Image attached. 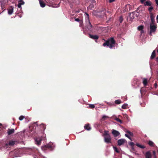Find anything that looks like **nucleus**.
Instances as JSON below:
<instances>
[{
    "label": "nucleus",
    "instance_id": "nucleus-42",
    "mask_svg": "<svg viewBox=\"0 0 158 158\" xmlns=\"http://www.w3.org/2000/svg\"><path fill=\"white\" fill-rule=\"evenodd\" d=\"M100 12H103V13L105 15L106 12V9H102V10H101Z\"/></svg>",
    "mask_w": 158,
    "mask_h": 158
},
{
    "label": "nucleus",
    "instance_id": "nucleus-16",
    "mask_svg": "<svg viewBox=\"0 0 158 158\" xmlns=\"http://www.w3.org/2000/svg\"><path fill=\"white\" fill-rule=\"evenodd\" d=\"M89 37L90 38L94 40H97L98 39V36L96 35H92L89 34Z\"/></svg>",
    "mask_w": 158,
    "mask_h": 158
},
{
    "label": "nucleus",
    "instance_id": "nucleus-30",
    "mask_svg": "<svg viewBox=\"0 0 158 158\" xmlns=\"http://www.w3.org/2000/svg\"><path fill=\"white\" fill-rule=\"evenodd\" d=\"M115 104H119L121 103L122 102L119 99L117 100L114 102Z\"/></svg>",
    "mask_w": 158,
    "mask_h": 158
},
{
    "label": "nucleus",
    "instance_id": "nucleus-24",
    "mask_svg": "<svg viewBox=\"0 0 158 158\" xmlns=\"http://www.w3.org/2000/svg\"><path fill=\"white\" fill-rule=\"evenodd\" d=\"M143 25H140L138 27V29L139 30L141 31V33H142L143 32Z\"/></svg>",
    "mask_w": 158,
    "mask_h": 158
},
{
    "label": "nucleus",
    "instance_id": "nucleus-17",
    "mask_svg": "<svg viewBox=\"0 0 158 158\" xmlns=\"http://www.w3.org/2000/svg\"><path fill=\"white\" fill-rule=\"evenodd\" d=\"M145 156L146 158H152V155L151 154L150 152L149 151H148L146 152Z\"/></svg>",
    "mask_w": 158,
    "mask_h": 158
},
{
    "label": "nucleus",
    "instance_id": "nucleus-50",
    "mask_svg": "<svg viewBox=\"0 0 158 158\" xmlns=\"http://www.w3.org/2000/svg\"><path fill=\"white\" fill-rule=\"evenodd\" d=\"M154 85L155 87L156 88L157 86V83H155V84H154Z\"/></svg>",
    "mask_w": 158,
    "mask_h": 158
},
{
    "label": "nucleus",
    "instance_id": "nucleus-19",
    "mask_svg": "<svg viewBox=\"0 0 158 158\" xmlns=\"http://www.w3.org/2000/svg\"><path fill=\"white\" fill-rule=\"evenodd\" d=\"M110 117L107 116L106 115H103L102 116V118L101 119V121H104L106 120H107Z\"/></svg>",
    "mask_w": 158,
    "mask_h": 158
},
{
    "label": "nucleus",
    "instance_id": "nucleus-13",
    "mask_svg": "<svg viewBox=\"0 0 158 158\" xmlns=\"http://www.w3.org/2000/svg\"><path fill=\"white\" fill-rule=\"evenodd\" d=\"M112 133L115 137H117L120 135V133L118 131L114 129L112 130Z\"/></svg>",
    "mask_w": 158,
    "mask_h": 158
},
{
    "label": "nucleus",
    "instance_id": "nucleus-33",
    "mask_svg": "<svg viewBox=\"0 0 158 158\" xmlns=\"http://www.w3.org/2000/svg\"><path fill=\"white\" fill-rule=\"evenodd\" d=\"M129 144L131 146L132 148L133 147V146L134 145V143L133 142H130L129 143Z\"/></svg>",
    "mask_w": 158,
    "mask_h": 158
},
{
    "label": "nucleus",
    "instance_id": "nucleus-4",
    "mask_svg": "<svg viewBox=\"0 0 158 158\" xmlns=\"http://www.w3.org/2000/svg\"><path fill=\"white\" fill-rule=\"evenodd\" d=\"M150 32L149 35H152V34H155L156 29V26L155 23L150 24Z\"/></svg>",
    "mask_w": 158,
    "mask_h": 158
},
{
    "label": "nucleus",
    "instance_id": "nucleus-44",
    "mask_svg": "<svg viewBox=\"0 0 158 158\" xmlns=\"http://www.w3.org/2000/svg\"><path fill=\"white\" fill-rule=\"evenodd\" d=\"M146 0H140V2H141L142 3V4H144V2H145V1Z\"/></svg>",
    "mask_w": 158,
    "mask_h": 158
},
{
    "label": "nucleus",
    "instance_id": "nucleus-10",
    "mask_svg": "<svg viewBox=\"0 0 158 158\" xmlns=\"http://www.w3.org/2000/svg\"><path fill=\"white\" fill-rule=\"evenodd\" d=\"M117 143L118 145L121 146L124 145L125 143H126L127 141L124 139H121L118 140Z\"/></svg>",
    "mask_w": 158,
    "mask_h": 158
},
{
    "label": "nucleus",
    "instance_id": "nucleus-15",
    "mask_svg": "<svg viewBox=\"0 0 158 158\" xmlns=\"http://www.w3.org/2000/svg\"><path fill=\"white\" fill-rule=\"evenodd\" d=\"M150 18L151 21V23H155V17L152 13H150Z\"/></svg>",
    "mask_w": 158,
    "mask_h": 158
},
{
    "label": "nucleus",
    "instance_id": "nucleus-35",
    "mask_svg": "<svg viewBox=\"0 0 158 158\" xmlns=\"http://www.w3.org/2000/svg\"><path fill=\"white\" fill-rule=\"evenodd\" d=\"M94 5L92 4H90L88 7V8L90 9H91L92 8L94 7Z\"/></svg>",
    "mask_w": 158,
    "mask_h": 158
},
{
    "label": "nucleus",
    "instance_id": "nucleus-39",
    "mask_svg": "<svg viewBox=\"0 0 158 158\" xmlns=\"http://www.w3.org/2000/svg\"><path fill=\"white\" fill-rule=\"evenodd\" d=\"M115 119L116 121L120 123H122V121L119 118H115Z\"/></svg>",
    "mask_w": 158,
    "mask_h": 158
},
{
    "label": "nucleus",
    "instance_id": "nucleus-49",
    "mask_svg": "<svg viewBox=\"0 0 158 158\" xmlns=\"http://www.w3.org/2000/svg\"><path fill=\"white\" fill-rule=\"evenodd\" d=\"M82 25H83V24H82V22L81 21L80 22V26H81V27Z\"/></svg>",
    "mask_w": 158,
    "mask_h": 158
},
{
    "label": "nucleus",
    "instance_id": "nucleus-32",
    "mask_svg": "<svg viewBox=\"0 0 158 158\" xmlns=\"http://www.w3.org/2000/svg\"><path fill=\"white\" fill-rule=\"evenodd\" d=\"M113 148L114 151H115L116 152H117V153L119 152V151L118 150V149L116 147L114 146L113 147Z\"/></svg>",
    "mask_w": 158,
    "mask_h": 158
},
{
    "label": "nucleus",
    "instance_id": "nucleus-18",
    "mask_svg": "<svg viewBox=\"0 0 158 158\" xmlns=\"http://www.w3.org/2000/svg\"><path fill=\"white\" fill-rule=\"evenodd\" d=\"M15 132V130L14 129H8L7 133L8 135H10L11 134L14 133Z\"/></svg>",
    "mask_w": 158,
    "mask_h": 158
},
{
    "label": "nucleus",
    "instance_id": "nucleus-3",
    "mask_svg": "<svg viewBox=\"0 0 158 158\" xmlns=\"http://www.w3.org/2000/svg\"><path fill=\"white\" fill-rule=\"evenodd\" d=\"M18 142L15 140H10L8 142L6 143L5 145V147H10L16 145L18 143Z\"/></svg>",
    "mask_w": 158,
    "mask_h": 158
},
{
    "label": "nucleus",
    "instance_id": "nucleus-55",
    "mask_svg": "<svg viewBox=\"0 0 158 158\" xmlns=\"http://www.w3.org/2000/svg\"><path fill=\"white\" fill-rule=\"evenodd\" d=\"M156 61L158 62V57L156 58Z\"/></svg>",
    "mask_w": 158,
    "mask_h": 158
},
{
    "label": "nucleus",
    "instance_id": "nucleus-7",
    "mask_svg": "<svg viewBox=\"0 0 158 158\" xmlns=\"http://www.w3.org/2000/svg\"><path fill=\"white\" fill-rule=\"evenodd\" d=\"M44 138H43V137H36L34 138V140H35V143L37 145H39L41 143V141L42 140L44 139Z\"/></svg>",
    "mask_w": 158,
    "mask_h": 158
},
{
    "label": "nucleus",
    "instance_id": "nucleus-5",
    "mask_svg": "<svg viewBox=\"0 0 158 158\" xmlns=\"http://www.w3.org/2000/svg\"><path fill=\"white\" fill-rule=\"evenodd\" d=\"M55 148L54 145L51 143L48 144L46 145L41 147V149L43 150H46L50 148L51 150Z\"/></svg>",
    "mask_w": 158,
    "mask_h": 158
},
{
    "label": "nucleus",
    "instance_id": "nucleus-2",
    "mask_svg": "<svg viewBox=\"0 0 158 158\" xmlns=\"http://www.w3.org/2000/svg\"><path fill=\"white\" fill-rule=\"evenodd\" d=\"M85 28L87 30L91 31L92 27V25L90 23L89 19V15L88 14L85 13Z\"/></svg>",
    "mask_w": 158,
    "mask_h": 158
},
{
    "label": "nucleus",
    "instance_id": "nucleus-28",
    "mask_svg": "<svg viewBox=\"0 0 158 158\" xmlns=\"http://www.w3.org/2000/svg\"><path fill=\"white\" fill-rule=\"evenodd\" d=\"M155 50H154L153 51V52H152V54L151 56V59H153L155 57Z\"/></svg>",
    "mask_w": 158,
    "mask_h": 158
},
{
    "label": "nucleus",
    "instance_id": "nucleus-34",
    "mask_svg": "<svg viewBox=\"0 0 158 158\" xmlns=\"http://www.w3.org/2000/svg\"><path fill=\"white\" fill-rule=\"evenodd\" d=\"M127 132L128 134V135H129L131 136H132L133 135V133L130 131H127Z\"/></svg>",
    "mask_w": 158,
    "mask_h": 158
},
{
    "label": "nucleus",
    "instance_id": "nucleus-12",
    "mask_svg": "<svg viewBox=\"0 0 158 158\" xmlns=\"http://www.w3.org/2000/svg\"><path fill=\"white\" fill-rule=\"evenodd\" d=\"M18 5V7L19 9L20 10L22 11V7L21 5H23L24 4V2L23 0H20L19 2Z\"/></svg>",
    "mask_w": 158,
    "mask_h": 158
},
{
    "label": "nucleus",
    "instance_id": "nucleus-22",
    "mask_svg": "<svg viewBox=\"0 0 158 158\" xmlns=\"http://www.w3.org/2000/svg\"><path fill=\"white\" fill-rule=\"evenodd\" d=\"M39 2L40 6L42 7H45V3L41 0H39Z\"/></svg>",
    "mask_w": 158,
    "mask_h": 158
},
{
    "label": "nucleus",
    "instance_id": "nucleus-8",
    "mask_svg": "<svg viewBox=\"0 0 158 158\" xmlns=\"http://www.w3.org/2000/svg\"><path fill=\"white\" fill-rule=\"evenodd\" d=\"M104 141L107 143H111V137L110 135L104 136Z\"/></svg>",
    "mask_w": 158,
    "mask_h": 158
},
{
    "label": "nucleus",
    "instance_id": "nucleus-51",
    "mask_svg": "<svg viewBox=\"0 0 158 158\" xmlns=\"http://www.w3.org/2000/svg\"><path fill=\"white\" fill-rule=\"evenodd\" d=\"M28 150L29 151H31L32 150V149L30 148H28Z\"/></svg>",
    "mask_w": 158,
    "mask_h": 158
},
{
    "label": "nucleus",
    "instance_id": "nucleus-40",
    "mask_svg": "<svg viewBox=\"0 0 158 158\" xmlns=\"http://www.w3.org/2000/svg\"><path fill=\"white\" fill-rule=\"evenodd\" d=\"M106 102L108 105L110 106L114 105V103H113L108 102Z\"/></svg>",
    "mask_w": 158,
    "mask_h": 158
},
{
    "label": "nucleus",
    "instance_id": "nucleus-25",
    "mask_svg": "<svg viewBox=\"0 0 158 158\" xmlns=\"http://www.w3.org/2000/svg\"><path fill=\"white\" fill-rule=\"evenodd\" d=\"M144 4L145 6H151V3L150 1H147L144 3Z\"/></svg>",
    "mask_w": 158,
    "mask_h": 158
},
{
    "label": "nucleus",
    "instance_id": "nucleus-27",
    "mask_svg": "<svg viewBox=\"0 0 158 158\" xmlns=\"http://www.w3.org/2000/svg\"><path fill=\"white\" fill-rule=\"evenodd\" d=\"M103 136H107L108 135H110L109 133V131H104V134H103Z\"/></svg>",
    "mask_w": 158,
    "mask_h": 158
},
{
    "label": "nucleus",
    "instance_id": "nucleus-52",
    "mask_svg": "<svg viewBox=\"0 0 158 158\" xmlns=\"http://www.w3.org/2000/svg\"><path fill=\"white\" fill-rule=\"evenodd\" d=\"M80 10H78L77 11H76V12L77 13H79L80 12Z\"/></svg>",
    "mask_w": 158,
    "mask_h": 158
},
{
    "label": "nucleus",
    "instance_id": "nucleus-14",
    "mask_svg": "<svg viewBox=\"0 0 158 158\" xmlns=\"http://www.w3.org/2000/svg\"><path fill=\"white\" fill-rule=\"evenodd\" d=\"M14 10V7L12 6H10L8 9V15H12Z\"/></svg>",
    "mask_w": 158,
    "mask_h": 158
},
{
    "label": "nucleus",
    "instance_id": "nucleus-53",
    "mask_svg": "<svg viewBox=\"0 0 158 158\" xmlns=\"http://www.w3.org/2000/svg\"><path fill=\"white\" fill-rule=\"evenodd\" d=\"M18 16L20 18H21L22 17V15H19Z\"/></svg>",
    "mask_w": 158,
    "mask_h": 158
},
{
    "label": "nucleus",
    "instance_id": "nucleus-11",
    "mask_svg": "<svg viewBox=\"0 0 158 158\" xmlns=\"http://www.w3.org/2000/svg\"><path fill=\"white\" fill-rule=\"evenodd\" d=\"M0 2L1 9L3 10L2 12L5 10V6L6 5V1L5 0H0Z\"/></svg>",
    "mask_w": 158,
    "mask_h": 158
},
{
    "label": "nucleus",
    "instance_id": "nucleus-47",
    "mask_svg": "<svg viewBox=\"0 0 158 158\" xmlns=\"http://www.w3.org/2000/svg\"><path fill=\"white\" fill-rule=\"evenodd\" d=\"M156 2V4L158 6V0H155Z\"/></svg>",
    "mask_w": 158,
    "mask_h": 158
},
{
    "label": "nucleus",
    "instance_id": "nucleus-57",
    "mask_svg": "<svg viewBox=\"0 0 158 158\" xmlns=\"http://www.w3.org/2000/svg\"><path fill=\"white\" fill-rule=\"evenodd\" d=\"M19 13H20V11H19V12H18V14H19Z\"/></svg>",
    "mask_w": 158,
    "mask_h": 158
},
{
    "label": "nucleus",
    "instance_id": "nucleus-36",
    "mask_svg": "<svg viewBox=\"0 0 158 158\" xmlns=\"http://www.w3.org/2000/svg\"><path fill=\"white\" fill-rule=\"evenodd\" d=\"M125 136H126V137H127L128 138L131 140H132L130 136V135H129L128 134H125Z\"/></svg>",
    "mask_w": 158,
    "mask_h": 158
},
{
    "label": "nucleus",
    "instance_id": "nucleus-59",
    "mask_svg": "<svg viewBox=\"0 0 158 158\" xmlns=\"http://www.w3.org/2000/svg\"><path fill=\"white\" fill-rule=\"evenodd\" d=\"M157 52H158V50H157Z\"/></svg>",
    "mask_w": 158,
    "mask_h": 158
},
{
    "label": "nucleus",
    "instance_id": "nucleus-58",
    "mask_svg": "<svg viewBox=\"0 0 158 158\" xmlns=\"http://www.w3.org/2000/svg\"><path fill=\"white\" fill-rule=\"evenodd\" d=\"M150 78H150L148 80V81H149L150 80Z\"/></svg>",
    "mask_w": 158,
    "mask_h": 158
},
{
    "label": "nucleus",
    "instance_id": "nucleus-43",
    "mask_svg": "<svg viewBox=\"0 0 158 158\" xmlns=\"http://www.w3.org/2000/svg\"><path fill=\"white\" fill-rule=\"evenodd\" d=\"M59 6V3L57 5H56V6H53L52 7L54 8L58 7Z\"/></svg>",
    "mask_w": 158,
    "mask_h": 158
},
{
    "label": "nucleus",
    "instance_id": "nucleus-41",
    "mask_svg": "<svg viewBox=\"0 0 158 158\" xmlns=\"http://www.w3.org/2000/svg\"><path fill=\"white\" fill-rule=\"evenodd\" d=\"M24 118V117L23 116H21L19 117V119L20 120H22L23 119V118Z\"/></svg>",
    "mask_w": 158,
    "mask_h": 158
},
{
    "label": "nucleus",
    "instance_id": "nucleus-9",
    "mask_svg": "<svg viewBox=\"0 0 158 158\" xmlns=\"http://www.w3.org/2000/svg\"><path fill=\"white\" fill-rule=\"evenodd\" d=\"M137 17L136 12H132L129 14V18L130 20L132 21L134 19L135 17Z\"/></svg>",
    "mask_w": 158,
    "mask_h": 158
},
{
    "label": "nucleus",
    "instance_id": "nucleus-54",
    "mask_svg": "<svg viewBox=\"0 0 158 158\" xmlns=\"http://www.w3.org/2000/svg\"><path fill=\"white\" fill-rule=\"evenodd\" d=\"M156 19L157 20H158V15H157V17H156Z\"/></svg>",
    "mask_w": 158,
    "mask_h": 158
},
{
    "label": "nucleus",
    "instance_id": "nucleus-21",
    "mask_svg": "<svg viewBox=\"0 0 158 158\" xmlns=\"http://www.w3.org/2000/svg\"><path fill=\"white\" fill-rule=\"evenodd\" d=\"M84 128L87 131L90 130L91 128L89 124H86L84 126Z\"/></svg>",
    "mask_w": 158,
    "mask_h": 158
},
{
    "label": "nucleus",
    "instance_id": "nucleus-1",
    "mask_svg": "<svg viewBox=\"0 0 158 158\" xmlns=\"http://www.w3.org/2000/svg\"><path fill=\"white\" fill-rule=\"evenodd\" d=\"M115 41L114 38L111 37L106 41V42L103 44V45L104 46H107L110 48L112 49L115 47Z\"/></svg>",
    "mask_w": 158,
    "mask_h": 158
},
{
    "label": "nucleus",
    "instance_id": "nucleus-56",
    "mask_svg": "<svg viewBox=\"0 0 158 158\" xmlns=\"http://www.w3.org/2000/svg\"><path fill=\"white\" fill-rule=\"evenodd\" d=\"M43 158H46L44 156H43Z\"/></svg>",
    "mask_w": 158,
    "mask_h": 158
},
{
    "label": "nucleus",
    "instance_id": "nucleus-45",
    "mask_svg": "<svg viewBox=\"0 0 158 158\" xmlns=\"http://www.w3.org/2000/svg\"><path fill=\"white\" fill-rule=\"evenodd\" d=\"M75 21H76L77 22H79L80 21V20L79 18H77L75 19Z\"/></svg>",
    "mask_w": 158,
    "mask_h": 158
},
{
    "label": "nucleus",
    "instance_id": "nucleus-26",
    "mask_svg": "<svg viewBox=\"0 0 158 158\" xmlns=\"http://www.w3.org/2000/svg\"><path fill=\"white\" fill-rule=\"evenodd\" d=\"M136 145L138 147H139L141 148H145V147L143 145H141L138 143H136Z\"/></svg>",
    "mask_w": 158,
    "mask_h": 158
},
{
    "label": "nucleus",
    "instance_id": "nucleus-31",
    "mask_svg": "<svg viewBox=\"0 0 158 158\" xmlns=\"http://www.w3.org/2000/svg\"><path fill=\"white\" fill-rule=\"evenodd\" d=\"M89 108L93 109L95 107V106L94 104H89Z\"/></svg>",
    "mask_w": 158,
    "mask_h": 158
},
{
    "label": "nucleus",
    "instance_id": "nucleus-38",
    "mask_svg": "<svg viewBox=\"0 0 158 158\" xmlns=\"http://www.w3.org/2000/svg\"><path fill=\"white\" fill-rule=\"evenodd\" d=\"M123 20V18H122V16H121L119 18V21L120 22V23H122Z\"/></svg>",
    "mask_w": 158,
    "mask_h": 158
},
{
    "label": "nucleus",
    "instance_id": "nucleus-29",
    "mask_svg": "<svg viewBox=\"0 0 158 158\" xmlns=\"http://www.w3.org/2000/svg\"><path fill=\"white\" fill-rule=\"evenodd\" d=\"M128 104L127 103H124L122 106V108L123 109H126L127 108Z\"/></svg>",
    "mask_w": 158,
    "mask_h": 158
},
{
    "label": "nucleus",
    "instance_id": "nucleus-23",
    "mask_svg": "<svg viewBox=\"0 0 158 158\" xmlns=\"http://www.w3.org/2000/svg\"><path fill=\"white\" fill-rule=\"evenodd\" d=\"M148 143L150 146L153 147L154 146V143L151 140H149L148 142Z\"/></svg>",
    "mask_w": 158,
    "mask_h": 158
},
{
    "label": "nucleus",
    "instance_id": "nucleus-37",
    "mask_svg": "<svg viewBox=\"0 0 158 158\" xmlns=\"http://www.w3.org/2000/svg\"><path fill=\"white\" fill-rule=\"evenodd\" d=\"M153 9V7H152V6H151L148 8V10L150 13V14L151 13H152L151 12Z\"/></svg>",
    "mask_w": 158,
    "mask_h": 158
},
{
    "label": "nucleus",
    "instance_id": "nucleus-48",
    "mask_svg": "<svg viewBox=\"0 0 158 158\" xmlns=\"http://www.w3.org/2000/svg\"><path fill=\"white\" fill-rule=\"evenodd\" d=\"M153 153L154 156H155L156 155V152H155V151H153Z\"/></svg>",
    "mask_w": 158,
    "mask_h": 158
},
{
    "label": "nucleus",
    "instance_id": "nucleus-6",
    "mask_svg": "<svg viewBox=\"0 0 158 158\" xmlns=\"http://www.w3.org/2000/svg\"><path fill=\"white\" fill-rule=\"evenodd\" d=\"M18 152L19 151L18 150L11 152L9 153V156L8 158H13L14 157H18L19 156L18 154Z\"/></svg>",
    "mask_w": 158,
    "mask_h": 158
},
{
    "label": "nucleus",
    "instance_id": "nucleus-20",
    "mask_svg": "<svg viewBox=\"0 0 158 158\" xmlns=\"http://www.w3.org/2000/svg\"><path fill=\"white\" fill-rule=\"evenodd\" d=\"M148 81L147 78H143V83L144 86L147 85L148 84Z\"/></svg>",
    "mask_w": 158,
    "mask_h": 158
},
{
    "label": "nucleus",
    "instance_id": "nucleus-46",
    "mask_svg": "<svg viewBox=\"0 0 158 158\" xmlns=\"http://www.w3.org/2000/svg\"><path fill=\"white\" fill-rule=\"evenodd\" d=\"M115 0H109V2L110 3L114 1Z\"/></svg>",
    "mask_w": 158,
    "mask_h": 158
}]
</instances>
